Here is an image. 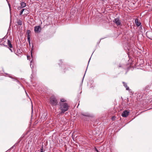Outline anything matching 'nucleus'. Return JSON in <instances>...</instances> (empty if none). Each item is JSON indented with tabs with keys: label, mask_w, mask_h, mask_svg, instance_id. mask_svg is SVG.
I'll use <instances>...</instances> for the list:
<instances>
[{
	"label": "nucleus",
	"mask_w": 152,
	"mask_h": 152,
	"mask_svg": "<svg viewBox=\"0 0 152 152\" xmlns=\"http://www.w3.org/2000/svg\"><path fill=\"white\" fill-rule=\"evenodd\" d=\"M61 102H64L66 101L64 99H62L61 100Z\"/></svg>",
	"instance_id": "obj_14"
},
{
	"label": "nucleus",
	"mask_w": 152,
	"mask_h": 152,
	"mask_svg": "<svg viewBox=\"0 0 152 152\" xmlns=\"http://www.w3.org/2000/svg\"><path fill=\"white\" fill-rule=\"evenodd\" d=\"M146 35L148 37L152 40V31H148L146 33Z\"/></svg>",
	"instance_id": "obj_6"
},
{
	"label": "nucleus",
	"mask_w": 152,
	"mask_h": 152,
	"mask_svg": "<svg viewBox=\"0 0 152 152\" xmlns=\"http://www.w3.org/2000/svg\"><path fill=\"white\" fill-rule=\"evenodd\" d=\"M7 44L9 46V47L10 48H12V45L11 43V42L8 39L7 40Z\"/></svg>",
	"instance_id": "obj_9"
},
{
	"label": "nucleus",
	"mask_w": 152,
	"mask_h": 152,
	"mask_svg": "<svg viewBox=\"0 0 152 152\" xmlns=\"http://www.w3.org/2000/svg\"><path fill=\"white\" fill-rule=\"evenodd\" d=\"M8 5H9V7L10 8V4L9 3L8 4Z\"/></svg>",
	"instance_id": "obj_20"
},
{
	"label": "nucleus",
	"mask_w": 152,
	"mask_h": 152,
	"mask_svg": "<svg viewBox=\"0 0 152 152\" xmlns=\"http://www.w3.org/2000/svg\"><path fill=\"white\" fill-rule=\"evenodd\" d=\"M29 57H30V56H27V58L28 60H29Z\"/></svg>",
	"instance_id": "obj_19"
},
{
	"label": "nucleus",
	"mask_w": 152,
	"mask_h": 152,
	"mask_svg": "<svg viewBox=\"0 0 152 152\" xmlns=\"http://www.w3.org/2000/svg\"><path fill=\"white\" fill-rule=\"evenodd\" d=\"M18 24L19 25H21L22 24V22L21 21L19 22Z\"/></svg>",
	"instance_id": "obj_16"
},
{
	"label": "nucleus",
	"mask_w": 152,
	"mask_h": 152,
	"mask_svg": "<svg viewBox=\"0 0 152 152\" xmlns=\"http://www.w3.org/2000/svg\"><path fill=\"white\" fill-rule=\"evenodd\" d=\"M114 117H112V119L113 120V119H114Z\"/></svg>",
	"instance_id": "obj_23"
},
{
	"label": "nucleus",
	"mask_w": 152,
	"mask_h": 152,
	"mask_svg": "<svg viewBox=\"0 0 152 152\" xmlns=\"http://www.w3.org/2000/svg\"><path fill=\"white\" fill-rule=\"evenodd\" d=\"M26 93V94H27V93H26V91H25Z\"/></svg>",
	"instance_id": "obj_28"
},
{
	"label": "nucleus",
	"mask_w": 152,
	"mask_h": 152,
	"mask_svg": "<svg viewBox=\"0 0 152 152\" xmlns=\"http://www.w3.org/2000/svg\"><path fill=\"white\" fill-rule=\"evenodd\" d=\"M26 93V94H27V93H26V91H25Z\"/></svg>",
	"instance_id": "obj_27"
},
{
	"label": "nucleus",
	"mask_w": 152,
	"mask_h": 152,
	"mask_svg": "<svg viewBox=\"0 0 152 152\" xmlns=\"http://www.w3.org/2000/svg\"><path fill=\"white\" fill-rule=\"evenodd\" d=\"M28 41V42L29 44L30 45V41Z\"/></svg>",
	"instance_id": "obj_21"
},
{
	"label": "nucleus",
	"mask_w": 152,
	"mask_h": 152,
	"mask_svg": "<svg viewBox=\"0 0 152 152\" xmlns=\"http://www.w3.org/2000/svg\"><path fill=\"white\" fill-rule=\"evenodd\" d=\"M26 10V9H22L21 10V11L20 12V15H22L23 14V12L24 11V10Z\"/></svg>",
	"instance_id": "obj_11"
},
{
	"label": "nucleus",
	"mask_w": 152,
	"mask_h": 152,
	"mask_svg": "<svg viewBox=\"0 0 152 152\" xmlns=\"http://www.w3.org/2000/svg\"><path fill=\"white\" fill-rule=\"evenodd\" d=\"M21 8V7L20 6V7H18V10H20V9L21 8Z\"/></svg>",
	"instance_id": "obj_17"
},
{
	"label": "nucleus",
	"mask_w": 152,
	"mask_h": 152,
	"mask_svg": "<svg viewBox=\"0 0 152 152\" xmlns=\"http://www.w3.org/2000/svg\"><path fill=\"white\" fill-rule=\"evenodd\" d=\"M123 83L124 84V86L126 88L127 90H129V88L127 86L126 83L124 82H123Z\"/></svg>",
	"instance_id": "obj_8"
},
{
	"label": "nucleus",
	"mask_w": 152,
	"mask_h": 152,
	"mask_svg": "<svg viewBox=\"0 0 152 152\" xmlns=\"http://www.w3.org/2000/svg\"><path fill=\"white\" fill-rule=\"evenodd\" d=\"M134 22L136 26L138 27L140 26L141 24V23L140 22L138 21L137 18L135 19Z\"/></svg>",
	"instance_id": "obj_7"
},
{
	"label": "nucleus",
	"mask_w": 152,
	"mask_h": 152,
	"mask_svg": "<svg viewBox=\"0 0 152 152\" xmlns=\"http://www.w3.org/2000/svg\"><path fill=\"white\" fill-rule=\"evenodd\" d=\"M40 152H43V146H42V148H40Z\"/></svg>",
	"instance_id": "obj_15"
},
{
	"label": "nucleus",
	"mask_w": 152,
	"mask_h": 152,
	"mask_svg": "<svg viewBox=\"0 0 152 152\" xmlns=\"http://www.w3.org/2000/svg\"><path fill=\"white\" fill-rule=\"evenodd\" d=\"M21 8H24L26 6V4L24 2H22L21 4Z\"/></svg>",
	"instance_id": "obj_10"
},
{
	"label": "nucleus",
	"mask_w": 152,
	"mask_h": 152,
	"mask_svg": "<svg viewBox=\"0 0 152 152\" xmlns=\"http://www.w3.org/2000/svg\"><path fill=\"white\" fill-rule=\"evenodd\" d=\"M41 27L39 26H35L34 27V30L36 33H39L41 31Z\"/></svg>",
	"instance_id": "obj_4"
},
{
	"label": "nucleus",
	"mask_w": 152,
	"mask_h": 152,
	"mask_svg": "<svg viewBox=\"0 0 152 152\" xmlns=\"http://www.w3.org/2000/svg\"><path fill=\"white\" fill-rule=\"evenodd\" d=\"M26 93V94H27V93H26V91H25Z\"/></svg>",
	"instance_id": "obj_26"
},
{
	"label": "nucleus",
	"mask_w": 152,
	"mask_h": 152,
	"mask_svg": "<svg viewBox=\"0 0 152 152\" xmlns=\"http://www.w3.org/2000/svg\"><path fill=\"white\" fill-rule=\"evenodd\" d=\"M113 22L115 23L118 26H121V20H120L118 18H115L114 20L113 21Z\"/></svg>",
	"instance_id": "obj_3"
},
{
	"label": "nucleus",
	"mask_w": 152,
	"mask_h": 152,
	"mask_svg": "<svg viewBox=\"0 0 152 152\" xmlns=\"http://www.w3.org/2000/svg\"><path fill=\"white\" fill-rule=\"evenodd\" d=\"M114 117H112V119L113 120V119H114Z\"/></svg>",
	"instance_id": "obj_24"
},
{
	"label": "nucleus",
	"mask_w": 152,
	"mask_h": 152,
	"mask_svg": "<svg viewBox=\"0 0 152 152\" xmlns=\"http://www.w3.org/2000/svg\"><path fill=\"white\" fill-rule=\"evenodd\" d=\"M10 50H11V52H12V50L10 49Z\"/></svg>",
	"instance_id": "obj_25"
},
{
	"label": "nucleus",
	"mask_w": 152,
	"mask_h": 152,
	"mask_svg": "<svg viewBox=\"0 0 152 152\" xmlns=\"http://www.w3.org/2000/svg\"><path fill=\"white\" fill-rule=\"evenodd\" d=\"M60 109L61 110V113H64L65 112L67 111L68 109L69 106L68 104L66 103H60Z\"/></svg>",
	"instance_id": "obj_1"
},
{
	"label": "nucleus",
	"mask_w": 152,
	"mask_h": 152,
	"mask_svg": "<svg viewBox=\"0 0 152 152\" xmlns=\"http://www.w3.org/2000/svg\"><path fill=\"white\" fill-rule=\"evenodd\" d=\"M31 33V31L30 30H28L26 32L27 35H30V34Z\"/></svg>",
	"instance_id": "obj_12"
},
{
	"label": "nucleus",
	"mask_w": 152,
	"mask_h": 152,
	"mask_svg": "<svg viewBox=\"0 0 152 152\" xmlns=\"http://www.w3.org/2000/svg\"><path fill=\"white\" fill-rule=\"evenodd\" d=\"M31 57H32V53H31Z\"/></svg>",
	"instance_id": "obj_22"
},
{
	"label": "nucleus",
	"mask_w": 152,
	"mask_h": 152,
	"mask_svg": "<svg viewBox=\"0 0 152 152\" xmlns=\"http://www.w3.org/2000/svg\"><path fill=\"white\" fill-rule=\"evenodd\" d=\"M50 102L53 106H56L58 103L57 100L55 97L53 96H51L50 98Z\"/></svg>",
	"instance_id": "obj_2"
},
{
	"label": "nucleus",
	"mask_w": 152,
	"mask_h": 152,
	"mask_svg": "<svg viewBox=\"0 0 152 152\" xmlns=\"http://www.w3.org/2000/svg\"><path fill=\"white\" fill-rule=\"evenodd\" d=\"M27 39L28 41H30V35H27Z\"/></svg>",
	"instance_id": "obj_13"
},
{
	"label": "nucleus",
	"mask_w": 152,
	"mask_h": 152,
	"mask_svg": "<svg viewBox=\"0 0 152 152\" xmlns=\"http://www.w3.org/2000/svg\"><path fill=\"white\" fill-rule=\"evenodd\" d=\"M95 150L97 152H99L98 150L96 148H95Z\"/></svg>",
	"instance_id": "obj_18"
},
{
	"label": "nucleus",
	"mask_w": 152,
	"mask_h": 152,
	"mask_svg": "<svg viewBox=\"0 0 152 152\" xmlns=\"http://www.w3.org/2000/svg\"><path fill=\"white\" fill-rule=\"evenodd\" d=\"M129 113V112L127 110H125L122 113L121 115L123 117H126L128 116Z\"/></svg>",
	"instance_id": "obj_5"
}]
</instances>
